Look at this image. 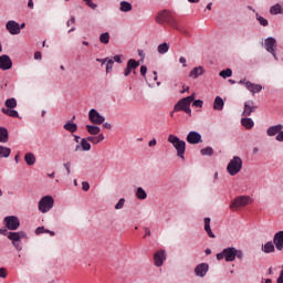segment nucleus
I'll list each match as a JSON object with an SVG mask.
<instances>
[{
    "mask_svg": "<svg viewBox=\"0 0 283 283\" xmlns=\"http://www.w3.org/2000/svg\"><path fill=\"white\" fill-rule=\"evenodd\" d=\"M74 23H76V18L73 15L71 17V19L66 22L67 28H70V25H74Z\"/></svg>",
    "mask_w": 283,
    "mask_h": 283,
    "instance_id": "obj_51",
    "label": "nucleus"
},
{
    "mask_svg": "<svg viewBox=\"0 0 283 283\" xmlns=\"http://www.w3.org/2000/svg\"><path fill=\"white\" fill-rule=\"evenodd\" d=\"M169 43L164 42L157 46V52L158 54H167V52H169Z\"/></svg>",
    "mask_w": 283,
    "mask_h": 283,
    "instance_id": "obj_32",
    "label": "nucleus"
},
{
    "mask_svg": "<svg viewBox=\"0 0 283 283\" xmlns=\"http://www.w3.org/2000/svg\"><path fill=\"white\" fill-rule=\"evenodd\" d=\"M139 65H140V62H138V61H136L134 59H130V60H128L126 66H128L130 72H134V71H136L138 69Z\"/></svg>",
    "mask_w": 283,
    "mask_h": 283,
    "instance_id": "obj_35",
    "label": "nucleus"
},
{
    "mask_svg": "<svg viewBox=\"0 0 283 283\" xmlns=\"http://www.w3.org/2000/svg\"><path fill=\"white\" fill-rule=\"evenodd\" d=\"M186 140L189 143V145H200V143H202V135L196 130H192L188 133Z\"/></svg>",
    "mask_w": 283,
    "mask_h": 283,
    "instance_id": "obj_12",
    "label": "nucleus"
},
{
    "mask_svg": "<svg viewBox=\"0 0 283 283\" xmlns=\"http://www.w3.org/2000/svg\"><path fill=\"white\" fill-rule=\"evenodd\" d=\"M251 105H253V102L244 103L243 116H251V114H253V112L255 111V106Z\"/></svg>",
    "mask_w": 283,
    "mask_h": 283,
    "instance_id": "obj_25",
    "label": "nucleus"
},
{
    "mask_svg": "<svg viewBox=\"0 0 283 283\" xmlns=\"http://www.w3.org/2000/svg\"><path fill=\"white\" fill-rule=\"evenodd\" d=\"M64 169L66 170V176H70L72 174V163L67 161L63 165Z\"/></svg>",
    "mask_w": 283,
    "mask_h": 283,
    "instance_id": "obj_47",
    "label": "nucleus"
},
{
    "mask_svg": "<svg viewBox=\"0 0 283 283\" xmlns=\"http://www.w3.org/2000/svg\"><path fill=\"white\" fill-rule=\"evenodd\" d=\"M255 17L260 25H262L263 28H266V25H269V20H266L264 17L260 15L259 13H255Z\"/></svg>",
    "mask_w": 283,
    "mask_h": 283,
    "instance_id": "obj_42",
    "label": "nucleus"
},
{
    "mask_svg": "<svg viewBox=\"0 0 283 283\" xmlns=\"http://www.w3.org/2000/svg\"><path fill=\"white\" fill-rule=\"evenodd\" d=\"M129 74H132V70L129 69V66H126V69L124 70V76H129Z\"/></svg>",
    "mask_w": 283,
    "mask_h": 283,
    "instance_id": "obj_60",
    "label": "nucleus"
},
{
    "mask_svg": "<svg viewBox=\"0 0 283 283\" xmlns=\"http://www.w3.org/2000/svg\"><path fill=\"white\" fill-rule=\"evenodd\" d=\"M154 264L157 266V269H160L165 262H167V251L165 250H158L154 253L153 256Z\"/></svg>",
    "mask_w": 283,
    "mask_h": 283,
    "instance_id": "obj_11",
    "label": "nucleus"
},
{
    "mask_svg": "<svg viewBox=\"0 0 283 283\" xmlns=\"http://www.w3.org/2000/svg\"><path fill=\"white\" fill-rule=\"evenodd\" d=\"M99 43L107 45L109 43V32H104L99 35Z\"/></svg>",
    "mask_w": 283,
    "mask_h": 283,
    "instance_id": "obj_41",
    "label": "nucleus"
},
{
    "mask_svg": "<svg viewBox=\"0 0 283 283\" xmlns=\"http://www.w3.org/2000/svg\"><path fill=\"white\" fill-rule=\"evenodd\" d=\"M282 129H283V126L281 124L271 126L268 128L266 135L268 136H276V134H280V132H282Z\"/></svg>",
    "mask_w": 283,
    "mask_h": 283,
    "instance_id": "obj_23",
    "label": "nucleus"
},
{
    "mask_svg": "<svg viewBox=\"0 0 283 283\" xmlns=\"http://www.w3.org/2000/svg\"><path fill=\"white\" fill-rule=\"evenodd\" d=\"M24 161L27 163V165H29V167H32V165H35L36 163V157L32 153H27L24 155Z\"/></svg>",
    "mask_w": 283,
    "mask_h": 283,
    "instance_id": "obj_27",
    "label": "nucleus"
},
{
    "mask_svg": "<svg viewBox=\"0 0 283 283\" xmlns=\"http://www.w3.org/2000/svg\"><path fill=\"white\" fill-rule=\"evenodd\" d=\"M276 43H277V41L273 36L266 38L264 40V48H265L266 52H270V54H272V56L275 59V61H277V54L275 53V50L277 49Z\"/></svg>",
    "mask_w": 283,
    "mask_h": 283,
    "instance_id": "obj_9",
    "label": "nucleus"
},
{
    "mask_svg": "<svg viewBox=\"0 0 283 283\" xmlns=\"http://www.w3.org/2000/svg\"><path fill=\"white\" fill-rule=\"evenodd\" d=\"M83 1H85L86 6H88L91 10H96L98 8V4L92 2V0H83Z\"/></svg>",
    "mask_w": 283,
    "mask_h": 283,
    "instance_id": "obj_46",
    "label": "nucleus"
},
{
    "mask_svg": "<svg viewBox=\"0 0 283 283\" xmlns=\"http://www.w3.org/2000/svg\"><path fill=\"white\" fill-rule=\"evenodd\" d=\"M63 129H65V132H70V134H74L78 129V125L73 122H67L66 124H64Z\"/></svg>",
    "mask_w": 283,
    "mask_h": 283,
    "instance_id": "obj_26",
    "label": "nucleus"
},
{
    "mask_svg": "<svg viewBox=\"0 0 283 283\" xmlns=\"http://www.w3.org/2000/svg\"><path fill=\"white\" fill-rule=\"evenodd\" d=\"M4 105H6L7 109H14V107H17V98H14V97L8 98L4 102Z\"/></svg>",
    "mask_w": 283,
    "mask_h": 283,
    "instance_id": "obj_37",
    "label": "nucleus"
},
{
    "mask_svg": "<svg viewBox=\"0 0 283 283\" xmlns=\"http://www.w3.org/2000/svg\"><path fill=\"white\" fill-rule=\"evenodd\" d=\"M0 277L4 280V277H8V273L6 272V268H0Z\"/></svg>",
    "mask_w": 283,
    "mask_h": 283,
    "instance_id": "obj_52",
    "label": "nucleus"
},
{
    "mask_svg": "<svg viewBox=\"0 0 283 283\" xmlns=\"http://www.w3.org/2000/svg\"><path fill=\"white\" fill-rule=\"evenodd\" d=\"M207 273H209V264L208 263H199L195 268V275L197 277H207Z\"/></svg>",
    "mask_w": 283,
    "mask_h": 283,
    "instance_id": "obj_14",
    "label": "nucleus"
},
{
    "mask_svg": "<svg viewBox=\"0 0 283 283\" xmlns=\"http://www.w3.org/2000/svg\"><path fill=\"white\" fill-rule=\"evenodd\" d=\"M0 235H6L15 250L23 251L21 240H25L28 238V233H25L24 231L9 232L8 229L2 228L0 229Z\"/></svg>",
    "mask_w": 283,
    "mask_h": 283,
    "instance_id": "obj_1",
    "label": "nucleus"
},
{
    "mask_svg": "<svg viewBox=\"0 0 283 283\" xmlns=\"http://www.w3.org/2000/svg\"><path fill=\"white\" fill-rule=\"evenodd\" d=\"M109 57H105V59H96V62L97 63H101L102 65H105L106 61L108 60Z\"/></svg>",
    "mask_w": 283,
    "mask_h": 283,
    "instance_id": "obj_61",
    "label": "nucleus"
},
{
    "mask_svg": "<svg viewBox=\"0 0 283 283\" xmlns=\"http://www.w3.org/2000/svg\"><path fill=\"white\" fill-rule=\"evenodd\" d=\"M96 138H97V144L103 143V140H105V135L99 133V134H97Z\"/></svg>",
    "mask_w": 283,
    "mask_h": 283,
    "instance_id": "obj_55",
    "label": "nucleus"
},
{
    "mask_svg": "<svg viewBox=\"0 0 283 283\" xmlns=\"http://www.w3.org/2000/svg\"><path fill=\"white\" fill-rule=\"evenodd\" d=\"M0 70H12V59H10L9 55L0 56Z\"/></svg>",
    "mask_w": 283,
    "mask_h": 283,
    "instance_id": "obj_15",
    "label": "nucleus"
},
{
    "mask_svg": "<svg viewBox=\"0 0 283 283\" xmlns=\"http://www.w3.org/2000/svg\"><path fill=\"white\" fill-rule=\"evenodd\" d=\"M174 112H185L188 116H191V104L188 98L184 97L177 102L174 106Z\"/></svg>",
    "mask_w": 283,
    "mask_h": 283,
    "instance_id": "obj_7",
    "label": "nucleus"
},
{
    "mask_svg": "<svg viewBox=\"0 0 283 283\" xmlns=\"http://www.w3.org/2000/svg\"><path fill=\"white\" fill-rule=\"evenodd\" d=\"M1 112L11 118H19V112L14 111V108H2Z\"/></svg>",
    "mask_w": 283,
    "mask_h": 283,
    "instance_id": "obj_28",
    "label": "nucleus"
},
{
    "mask_svg": "<svg viewBox=\"0 0 283 283\" xmlns=\"http://www.w3.org/2000/svg\"><path fill=\"white\" fill-rule=\"evenodd\" d=\"M28 8H30L31 10H32V8H34V1L33 0L28 1Z\"/></svg>",
    "mask_w": 283,
    "mask_h": 283,
    "instance_id": "obj_64",
    "label": "nucleus"
},
{
    "mask_svg": "<svg viewBox=\"0 0 283 283\" xmlns=\"http://www.w3.org/2000/svg\"><path fill=\"white\" fill-rule=\"evenodd\" d=\"M156 145H158V142L156 140V138H153V139L148 143V147H156Z\"/></svg>",
    "mask_w": 283,
    "mask_h": 283,
    "instance_id": "obj_59",
    "label": "nucleus"
},
{
    "mask_svg": "<svg viewBox=\"0 0 283 283\" xmlns=\"http://www.w3.org/2000/svg\"><path fill=\"white\" fill-rule=\"evenodd\" d=\"M245 87L252 94H258V93L262 92V85H260V84H253L251 82H245Z\"/></svg>",
    "mask_w": 283,
    "mask_h": 283,
    "instance_id": "obj_19",
    "label": "nucleus"
},
{
    "mask_svg": "<svg viewBox=\"0 0 283 283\" xmlns=\"http://www.w3.org/2000/svg\"><path fill=\"white\" fill-rule=\"evenodd\" d=\"M132 3L127 2V1H122L119 3V10L120 12H132Z\"/></svg>",
    "mask_w": 283,
    "mask_h": 283,
    "instance_id": "obj_34",
    "label": "nucleus"
},
{
    "mask_svg": "<svg viewBox=\"0 0 283 283\" xmlns=\"http://www.w3.org/2000/svg\"><path fill=\"white\" fill-rule=\"evenodd\" d=\"M201 156H211L213 154V148L208 146L200 150Z\"/></svg>",
    "mask_w": 283,
    "mask_h": 283,
    "instance_id": "obj_43",
    "label": "nucleus"
},
{
    "mask_svg": "<svg viewBox=\"0 0 283 283\" xmlns=\"http://www.w3.org/2000/svg\"><path fill=\"white\" fill-rule=\"evenodd\" d=\"M12 150L6 146H0V158H9Z\"/></svg>",
    "mask_w": 283,
    "mask_h": 283,
    "instance_id": "obj_36",
    "label": "nucleus"
},
{
    "mask_svg": "<svg viewBox=\"0 0 283 283\" xmlns=\"http://www.w3.org/2000/svg\"><path fill=\"white\" fill-rule=\"evenodd\" d=\"M188 99V102L191 104L193 103V101H196V93H192L191 95L186 97Z\"/></svg>",
    "mask_w": 283,
    "mask_h": 283,
    "instance_id": "obj_54",
    "label": "nucleus"
},
{
    "mask_svg": "<svg viewBox=\"0 0 283 283\" xmlns=\"http://www.w3.org/2000/svg\"><path fill=\"white\" fill-rule=\"evenodd\" d=\"M113 61H115V63H123V55H115Z\"/></svg>",
    "mask_w": 283,
    "mask_h": 283,
    "instance_id": "obj_53",
    "label": "nucleus"
},
{
    "mask_svg": "<svg viewBox=\"0 0 283 283\" xmlns=\"http://www.w3.org/2000/svg\"><path fill=\"white\" fill-rule=\"evenodd\" d=\"M241 124L243 125V127H245V129H253V126L255 125V123H253V119L249 117L242 118Z\"/></svg>",
    "mask_w": 283,
    "mask_h": 283,
    "instance_id": "obj_30",
    "label": "nucleus"
},
{
    "mask_svg": "<svg viewBox=\"0 0 283 283\" xmlns=\"http://www.w3.org/2000/svg\"><path fill=\"white\" fill-rule=\"evenodd\" d=\"M273 243L276 251H283V231H279L274 234Z\"/></svg>",
    "mask_w": 283,
    "mask_h": 283,
    "instance_id": "obj_16",
    "label": "nucleus"
},
{
    "mask_svg": "<svg viewBox=\"0 0 283 283\" xmlns=\"http://www.w3.org/2000/svg\"><path fill=\"white\" fill-rule=\"evenodd\" d=\"M125 207V198H120L118 202L115 205L116 211H119V209H123Z\"/></svg>",
    "mask_w": 283,
    "mask_h": 283,
    "instance_id": "obj_45",
    "label": "nucleus"
},
{
    "mask_svg": "<svg viewBox=\"0 0 283 283\" xmlns=\"http://www.w3.org/2000/svg\"><path fill=\"white\" fill-rule=\"evenodd\" d=\"M168 143L175 147L177 156L185 160V151H187V143L178 138V136L170 134L168 136Z\"/></svg>",
    "mask_w": 283,
    "mask_h": 283,
    "instance_id": "obj_3",
    "label": "nucleus"
},
{
    "mask_svg": "<svg viewBox=\"0 0 283 283\" xmlns=\"http://www.w3.org/2000/svg\"><path fill=\"white\" fill-rule=\"evenodd\" d=\"M112 70H114V60L108 57L106 61V74H109Z\"/></svg>",
    "mask_w": 283,
    "mask_h": 283,
    "instance_id": "obj_44",
    "label": "nucleus"
},
{
    "mask_svg": "<svg viewBox=\"0 0 283 283\" xmlns=\"http://www.w3.org/2000/svg\"><path fill=\"white\" fill-rule=\"evenodd\" d=\"M151 235V230L149 228H145V238Z\"/></svg>",
    "mask_w": 283,
    "mask_h": 283,
    "instance_id": "obj_62",
    "label": "nucleus"
},
{
    "mask_svg": "<svg viewBox=\"0 0 283 283\" xmlns=\"http://www.w3.org/2000/svg\"><path fill=\"white\" fill-rule=\"evenodd\" d=\"M9 135H8V128L0 127V143H8Z\"/></svg>",
    "mask_w": 283,
    "mask_h": 283,
    "instance_id": "obj_33",
    "label": "nucleus"
},
{
    "mask_svg": "<svg viewBox=\"0 0 283 283\" xmlns=\"http://www.w3.org/2000/svg\"><path fill=\"white\" fill-rule=\"evenodd\" d=\"M270 14H282V6L279 3L274 4L273 7L270 8Z\"/></svg>",
    "mask_w": 283,
    "mask_h": 283,
    "instance_id": "obj_40",
    "label": "nucleus"
},
{
    "mask_svg": "<svg viewBox=\"0 0 283 283\" xmlns=\"http://www.w3.org/2000/svg\"><path fill=\"white\" fill-rule=\"evenodd\" d=\"M41 233H50V235H52V237L55 235L54 231L48 230V229H45L43 227L36 228L35 229V235H41Z\"/></svg>",
    "mask_w": 283,
    "mask_h": 283,
    "instance_id": "obj_38",
    "label": "nucleus"
},
{
    "mask_svg": "<svg viewBox=\"0 0 283 283\" xmlns=\"http://www.w3.org/2000/svg\"><path fill=\"white\" fill-rule=\"evenodd\" d=\"M140 74H142V76H146L147 75V67L145 65L140 66Z\"/></svg>",
    "mask_w": 283,
    "mask_h": 283,
    "instance_id": "obj_56",
    "label": "nucleus"
},
{
    "mask_svg": "<svg viewBox=\"0 0 283 283\" xmlns=\"http://www.w3.org/2000/svg\"><path fill=\"white\" fill-rule=\"evenodd\" d=\"M6 30L9 32V34H12L13 36L17 34H21V28H19V23L14 20H9L6 23Z\"/></svg>",
    "mask_w": 283,
    "mask_h": 283,
    "instance_id": "obj_13",
    "label": "nucleus"
},
{
    "mask_svg": "<svg viewBox=\"0 0 283 283\" xmlns=\"http://www.w3.org/2000/svg\"><path fill=\"white\" fill-rule=\"evenodd\" d=\"M82 189H83V191H90V182L83 181L82 182Z\"/></svg>",
    "mask_w": 283,
    "mask_h": 283,
    "instance_id": "obj_50",
    "label": "nucleus"
},
{
    "mask_svg": "<svg viewBox=\"0 0 283 283\" xmlns=\"http://www.w3.org/2000/svg\"><path fill=\"white\" fill-rule=\"evenodd\" d=\"M88 120H91L93 125H103V123H105V116L101 115L96 108H92L88 112Z\"/></svg>",
    "mask_w": 283,
    "mask_h": 283,
    "instance_id": "obj_10",
    "label": "nucleus"
},
{
    "mask_svg": "<svg viewBox=\"0 0 283 283\" xmlns=\"http://www.w3.org/2000/svg\"><path fill=\"white\" fill-rule=\"evenodd\" d=\"M202 74H205V67L196 66L190 71L189 76L190 78H198V76H202Z\"/></svg>",
    "mask_w": 283,
    "mask_h": 283,
    "instance_id": "obj_22",
    "label": "nucleus"
},
{
    "mask_svg": "<svg viewBox=\"0 0 283 283\" xmlns=\"http://www.w3.org/2000/svg\"><path fill=\"white\" fill-rule=\"evenodd\" d=\"M169 21V11H161L156 17V23L163 25V23Z\"/></svg>",
    "mask_w": 283,
    "mask_h": 283,
    "instance_id": "obj_18",
    "label": "nucleus"
},
{
    "mask_svg": "<svg viewBox=\"0 0 283 283\" xmlns=\"http://www.w3.org/2000/svg\"><path fill=\"white\" fill-rule=\"evenodd\" d=\"M135 196L138 200H147V191L143 187L137 188Z\"/></svg>",
    "mask_w": 283,
    "mask_h": 283,
    "instance_id": "obj_31",
    "label": "nucleus"
},
{
    "mask_svg": "<svg viewBox=\"0 0 283 283\" xmlns=\"http://www.w3.org/2000/svg\"><path fill=\"white\" fill-rule=\"evenodd\" d=\"M242 158H240L239 156L232 157L227 166V171L229 176H238V174L242 171Z\"/></svg>",
    "mask_w": 283,
    "mask_h": 283,
    "instance_id": "obj_6",
    "label": "nucleus"
},
{
    "mask_svg": "<svg viewBox=\"0 0 283 283\" xmlns=\"http://www.w3.org/2000/svg\"><path fill=\"white\" fill-rule=\"evenodd\" d=\"M92 149V144L87 140V138H82L80 145L75 146V151H90Z\"/></svg>",
    "mask_w": 283,
    "mask_h": 283,
    "instance_id": "obj_17",
    "label": "nucleus"
},
{
    "mask_svg": "<svg viewBox=\"0 0 283 283\" xmlns=\"http://www.w3.org/2000/svg\"><path fill=\"white\" fill-rule=\"evenodd\" d=\"M86 140H87L88 143H92L93 145H98V139H97V137L88 136V137H86Z\"/></svg>",
    "mask_w": 283,
    "mask_h": 283,
    "instance_id": "obj_48",
    "label": "nucleus"
},
{
    "mask_svg": "<svg viewBox=\"0 0 283 283\" xmlns=\"http://www.w3.org/2000/svg\"><path fill=\"white\" fill-rule=\"evenodd\" d=\"M103 127L105 128V129H112V124H109V123H104L103 124Z\"/></svg>",
    "mask_w": 283,
    "mask_h": 283,
    "instance_id": "obj_63",
    "label": "nucleus"
},
{
    "mask_svg": "<svg viewBox=\"0 0 283 283\" xmlns=\"http://www.w3.org/2000/svg\"><path fill=\"white\" fill-rule=\"evenodd\" d=\"M261 251H263V253H275V243L273 241H269L265 244H262Z\"/></svg>",
    "mask_w": 283,
    "mask_h": 283,
    "instance_id": "obj_21",
    "label": "nucleus"
},
{
    "mask_svg": "<svg viewBox=\"0 0 283 283\" xmlns=\"http://www.w3.org/2000/svg\"><path fill=\"white\" fill-rule=\"evenodd\" d=\"M205 105V102L202 99H196L192 103V107H202Z\"/></svg>",
    "mask_w": 283,
    "mask_h": 283,
    "instance_id": "obj_49",
    "label": "nucleus"
},
{
    "mask_svg": "<svg viewBox=\"0 0 283 283\" xmlns=\"http://www.w3.org/2000/svg\"><path fill=\"white\" fill-rule=\"evenodd\" d=\"M248 205H253V199L250 196H239L231 201L230 209L231 211H238V209L248 207Z\"/></svg>",
    "mask_w": 283,
    "mask_h": 283,
    "instance_id": "obj_5",
    "label": "nucleus"
},
{
    "mask_svg": "<svg viewBox=\"0 0 283 283\" xmlns=\"http://www.w3.org/2000/svg\"><path fill=\"white\" fill-rule=\"evenodd\" d=\"M235 258L242 260L244 258V252L238 248L230 247L223 249L220 253H217V260L219 262L221 260H226V262H234Z\"/></svg>",
    "mask_w": 283,
    "mask_h": 283,
    "instance_id": "obj_2",
    "label": "nucleus"
},
{
    "mask_svg": "<svg viewBox=\"0 0 283 283\" xmlns=\"http://www.w3.org/2000/svg\"><path fill=\"white\" fill-rule=\"evenodd\" d=\"M205 231L209 238H216L213 231H211V218H205Z\"/></svg>",
    "mask_w": 283,
    "mask_h": 283,
    "instance_id": "obj_24",
    "label": "nucleus"
},
{
    "mask_svg": "<svg viewBox=\"0 0 283 283\" xmlns=\"http://www.w3.org/2000/svg\"><path fill=\"white\" fill-rule=\"evenodd\" d=\"M219 76H221V78H229L233 76V71L231 69L222 70L220 71Z\"/></svg>",
    "mask_w": 283,
    "mask_h": 283,
    "instance_id": "obj_39",
    "label": "nucleus"
},
{
    "mask_svg": "<svg viewBox=\"0 0 283 283\" xmlns=\"http://www.w3.org/2000/svg\"><path fill=\"white\" fill-rule=\"evenodd\" d=\"M86 130L91 134V136H98V134H101V127L96 125H86Z\"/></svg>",
    "mask_w": 283,
    "mask_h": 283,
    "instance_id": "obj_29",
    "label": "nucleus"
},
{
    "mask_svg": "<svg viewBox=\"0 0 283 283\" xmlns=\"http://www.w3.org/2000/svg\"><path fill=\"white\" fill-rule=\"evenodd\" d=\"M179 63H181L184 67H187V59L185 56L179 57Z\"/></svg>",
    "mask_w": 283,
    "mask_h": 283,
    "instance_id": "obj_57",
    "label": "nucleus"
},
{
    "mask_svg": "<svg viewBox=\"0 0 283 283\" xmlns=\"http://www.w3.org/2000/svg\"><path fill=\"white\" fill-rule=\"evenodd\" d=\"M34 59H35V61H41V59H43V55L41 54V52H35L34 53Z\"/></svg>",
    "mask_w": 283,
    "mask_h": 283,
    "instance_id": "obj_58",
    "label": "nucleus"
},
{
    "mask_svg": "<svg viewBox=\"0 0 283 283\" xmlns=\"http://www.w3.org/2000/svg\"><path fill=\"white\" fill-rule=\"evenodd\" d=\"M4 227L9 229V231L14 232L19 227H21V220L17 216H8L3 220Z\"/></svg>",
    "mask_w": 283,
    "mask_h": 283,
    "instance_id": "obj_8",
    "label": "nucleus"
},
{
    "mask_svg": "<svg viewBox=\"0 0 283 283\" xmlns=\"http://www.w3.org/2000/svg\"><path fill=\"white\" fill-rule=\"evenodd\" d=\"M54 209V197L46 195L42 197L38 202V210L40 213H50Z\"/></svg>",
    "mask_w": 283,
    "mask_h": 283,
    "instance_id": "obj_4",
    "label": "nucleus"
},
{
    "mask_svg": "<svg viewBox=\"0 0 283 283\" xmlns=\"http://www.w3.org/2000/svg\"><path fill=\"white\" fill-rule=\"evenodd\" d=\"M213 109L216 112H222L224 109V99L222 97L217 96L213 102Z\"/></svg>",
    "mask_w": 283,
    "mask_h": 283,
    "instance_id": "obj_20",
    "label": "nucleus"
}]
</instances>
